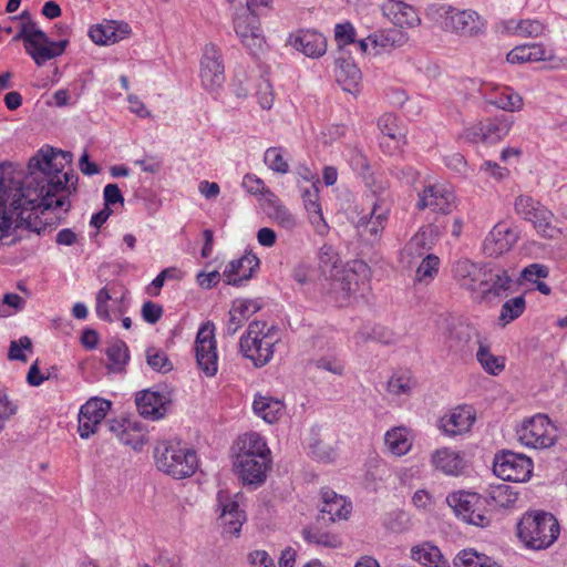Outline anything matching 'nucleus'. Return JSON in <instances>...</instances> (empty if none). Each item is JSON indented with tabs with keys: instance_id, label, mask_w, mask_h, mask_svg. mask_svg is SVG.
Returning <instances> with one entry per match:
<instances>
[{
	"instance_id": "nucleus-1",
	"label": "nucleus",
	"mask_w": 567,
	"mask_h": 567,
	"mask_svg": "<svg viewBox=\"0 0 567 567\" xmlns=\"http://www.w3.org/2000/svg\"><path fill=\"white\" fill-rule=\"evenodd\" d=\"M72 159L71 152L49 148L30 158L28 174L10 163L0 164V245L17 244L22 230L43 234L47 225L40 210L70 209L69 198L79 181Z\"/></svg>"
},
{
	"instance_id": "nucleus-2",
	"label": "nucleus",
	"mask_w": 567,
	"mask_h": 567,
	"mask_svg": "<svg viewBox=\"0 0 567 567\" xmlns=\"http://www.w3.org/2000/svg\"><path fill=\"white\" fill-rule=\"evenodd\" d=\"M154 457L159 471L177 480L192 476L198 467L196 452L179 441L159 442Z\"/></svg>"
},
{
	"instance_id": "nucleus-3",
	"label": "nucleus",
	"mask_w": 567,
	"mask_h": 567,
	"mask_svg": "<svg viewBox=\"0 0 567 567\" xmlns=\"http://www.w3.org/2000/svg\"><path fill=\"white\" fill-rule=\"evenodd\" d=\"M279 341L277 328L268 326L265 321L254 320L239 341L243 355L252 361L254 365L261 368L274 357V347Z\"/></svg>"
},
{
	"instance_id": "nucleus-4",
	"label": "nucleus",
	"mask_w": 567,
	"mask_h": 567,
	"mask_svg": "<svg viewBox=\"0 0 567 567\" xmlns=\"http://www.w3.org/2000/svg\"><path fill=\"white\" fill-rule=\"evenodd\" d=\"M517 535L526 547L545 549L558 538L559 524L550 513H526L517 525Z\"/></svg>"
},
{
	"instance_id": "nucleus-5",
	"label": "nucleus",
	"mask_w": 567,
	"mask_h": 567,
	"mask_svg": "<svg viewBox=\"0 0 567 567\" xmlns=\"http://www.w3.org/2000/svg\"><path fill=\"white\" fill-rule=\"evenodd\" d=\"M13 40H23L27 53L39 66L53 58L60 56L69 43L66 39L50 40L45 32L40 30L35 22L31 20L21 25Z\"/></svg>"
},
{
	"instance_id": "nucleus-6",
	"label": "nucleus",
	"mask_w": 567,
	"mask_h": 567,
	"mask_svg": "<svg viewBox=\"0 0 567 567\" xmlns=\"http://www.w3.org/2000/svg\"><path fill=\"white\" fill-rule=\"evenodd\" d=\"M514 210L520 218L530 221L540 236L554 239L560 235V229L553 224L554 214L532 196H517Z\"/></svg>"
},
{
	"instance_id": "nucleus-7",
	"label": "nucleus",
	"mask_w": 567,
	"mask_h": 567,
	"mask_svg": "<svg viewBox=\"0 0 567 567\" xmlns=\"http://www.w3.org/2000/svg\"><path fill=\"white\" fill-rule=\"evenodd\" d=\"M446 502L465 523L478 527L489 525L491 519L485 513L487 501L476 493L455 492L446 497Z\"/></svg>"
},
{
	"instance_id": "nucleus-8",
	"label": "nucleus",
	"mask_w": 567,
	"mask_h": 567,
	"mask_svg": "<svg viewBox=\"0 0 567 567\" xmlns=\"http://www.w3.org/2000/svg\"><path fill=\"white\" fill-rule=\"evenodd\" d=\"M518 440L526 446L546 449L556 441V427L550 420L543 414L525 421L517 431Z\"/></svg>"
},
{
	"instance_id": "nucleus-9",
	"label": "nucleus",
	"mask_w": 567,
	"mask_h": 567,
	"mask_svg": "<svg viewBox=\"0 0 567 567\" xmlns=\"http://www.w3.org/2000/svg\"><path fill=\"white\" fill-rule=\"evenodd\" d=\"M493 471L504 481L525 482L532 474L533 463L524 454L503 451L495 455Z\"/></svg>"
},
{
	"instance_id": "nucleus-10",
	"label": "nucleus",
	"mask_w": 567,
	"mask_h": 567,
	"mask_svg": "<svg viewBox=\"0 0 567 567\" xmlns=\"http://www.w3.org/2000/svg\"><path fill=\"white\" fill-rule=\"evenodd\" d=\"M234 30L241 44L251 55H257L262 51L265 37L260 29L259 18L256 12L243 10L237 12L233 20Z\"/></svg>"
},
{
	"instance_id": "nucleus-11",
	"label": "nucleus",
	"mask_w": 567,
	"mask_h": 567,
	"mask_svg": "<svg viewBox=\"0 0 567 567\" xmlns=\"http://www.w3.org/2000/svg\"><path fill=\"white\" fill-rule=\"evenodd\" d=\"M196 362L207 377H214L218 370V355L215 340V327L210 322L203 324L195 340Z\"/></svg>"
},
{
	"instance_id": "nucleus-12",
	"label": "nucleus",
	"mask_w": 567,
	"mask_h": 567,
	"mask_svg": "<svg viewBox=\"0 0 567 567\" xmlns=\"http://www.w3.org/2000/svg\"><path fill=\"white\" fill-rule=\"evenodd\" d=\"M443 28L461 37H475L485 30V21L474 10L450 7L444 12Z\"/></svg>"
},
{
	"instance_id": "nucleus-13",
	"label": "nucleus",
	"mask_w": 567,
	"mask_h": 567,
	"mask_svg": "<svg viewBox=\"0 0 567 567\" xmlns=\"http://www.w3.org/2000/svg\"><path fill=\"white\" fill-rule=\"evenodd\" d=\"M202 84L207 91H216L225 82V69L220 50L213 43L205 47L200 60Z\"/></svg>"
},
{
	"instance_id": "nucleus-14",
	"label": "nucleus",
	"mask_w": 567,
	"mask_h": 567,
	"mask_svg": "<svg viewBox=\"0 0 567 567\" xmlns=\"http://www.w3.org/2000/svg\"><path fill=\"white\" fill-rule=\"evenodd\" d=\"M111 402L101 398H91L80 409L78 431L82 439H89L105 419Z\"/></svg>"
},
{
	"instance_id": "nucleus-15",
	"label": "nucleus",
	"mask_w": 567,
	"mask_h": 567,
	"mask_svg": "<svg viewBox=\"0 0 567 567\" xmlns=\"http://www.w3.org/2000/svg\"><path fill=\"white\" fill-rule=\"evenodd\" d=\"M416 208L424 210L430 208L433 212L447 214L454 206V193L443 184L427 185L419 193Z\"/></svg>"
},
{
	"instance_id": "nucleus-16",
	"label": "nucleus",
	"mask_w": 567,
	"mask_h": 567,
	"mask_svg": "<svg viewBox=\"0 0 567 567\" xmlns=\"http://www.w3.org/2000/svg\"><path fill=\"white\" fill-rule=\"evenodd\" d=\"M218 509L220 514L218 523L223 529V534L227 536H238L245 522V513L239 509L237 502L231 501L228 493L219 491L217 494Z\"/></svg>"
},
{
	"instance_id": "nucleus-17",
	"label": "nucleus",
	"mask_w": 567,
	"mask_h": 567,
	"mask_svg": "<svg viewBox=\"0 0 567 567\" xmlns=\"http://www.w3.org/2000/svg\"><path fill=\"white\" fill-rule=\"evenodd\" d=\"M480 93L488 104L507 112L518 111L523 106L522 96L509 86L483 83Z\"/></svg>"
},
{
	"instance_id": "nucleus-18",
	"label": "nucleus",
	"mask_w": 567,
	"mask_h": 567,
	"mask_svg": "<svg viewBox=\"0 0 567 567\" xmlns=\"http://www.w3.org/2000/svg\"><path fill=\"white\" fill-rule=\"evenodd\" d=\"M135 402L143 417L155 421L165 416L171 400L166 392L144 390L136 394Z\"/></svg>"
},
{
	"instance_id": "nucleus-19",
	"label": "nucleus",
	"mask_w": 567,
	"mask_h": 567,
	"mask_svg": "<svg viewBox=\"0 0 567 567\" xmlns=\"http://www.w3.org/2000/svg\"><path fill=\"white\" fill-rule=\"evenodd\" d=\"M390 213L389 204L381 199L373 203L369 216H363L357 224L361 236H370L371 240H378L388 223Z\"/></svg>"
},
{
	"instance_id": "nucleus-20",
	"label": "nucleus",
	"mask_w": 567,
	"mask_h": 567,
	"mask_svg": "<svg viewBox=\"0 0 567 567\" xmlns=\"http://www.w3.org/2000/svg\"><path fill=\"white\" fill-rule=\"evenodd\" d=\"M270 464L271 457L245 458L235 460L234 467L245 485L257 487L266 481Z\"/></svg>"
},
{
	"instance_id": "nucleus-21",
	"label": "nucleus",
	"mask_w": 567,
	"mask_h": 567,
	"mask_svg": "<svg viewBox=\"0 0 567 567\" xmlns=\"http://www.w3.org/2000/svg\"><path fill=\"white\" fill-rule=\"evenodd\" d=\"M259 268V259L254 254H245L238 259L228 262L223 271L227 285L239 287L249 280Z\"/></svg>"
},
{
	"instance_id": "nucleus-22",
	"label": "nucleus",
	"mask_w": 567,
	"mask_h": 567,
	"mask_svg": "<svg viewBox=\"0 0 567 567\" xmlns=\"http://www.w3.org/2000/svg\"><path fill=\"white\" fill-rule=\"evenodd\" d=\"M517 240V235L506 224L498 223L487 234L483 251L489 257H498L508 251Z\"/></svg>"
},
{
	"instance_id": "nucleus-23",
	"label": "nucleus",
	"mask_w": 567,
	"mask_h": 567,
	"mask_svg": "<svg viewBox=\"0 0 567 567\" xmlns=\"http://www.w3.org/2000/svg\"><path fill=\"white\" fill-rule=\"evenodd\" d=\"M486 266H481L470 259H460L453 265V277L461 288L468 291H477L482 287Z\"/></svg>"
},
{
	"instance_id": "nucleus-24",
	"label": "nucleus",
	"mask_w": 567,
	"mask_h": 567,
	"mask_svg": "<svg viewBox=\"0 0 567 567\" xmlns=\"http://www.w3.org/2000/svg\"><path fill=\"white\" fill-rule=\"evenodd\" d=\"M288 42L293 49L312 59L322 56L327 51L326 38L313 30H300L291 34Z\"/></svg>"
},
{
	"instance_id": "nucleus-25",
	"label": "nucleus",
	"mask_w": 567,
	"mask_h": 567,
	"mask_svg": "<svg viewBox=\"0 0 567 567\" xmlns=\"http://www.w3.org/2000/svg\"><path fill=\"white\" fill-rule=\"evenodd\" d=\"M261 299H235L228 312V321L226 323V333L234 336L243 324L256 312L262 308Z\"/></svg>"
},
{
	"instance_id": "nucleus-26",
	"label": "nucleus",
	"mask_w": 567,
	"mask_h": 567,
	"mask_svg": "<svg viewBox=\"0 0 567 567\" xmlns=\"http://www.w3.org/2000/svg\"><path fill=\"white\" fill-rule=\"evenodd\" d=\"M475 421L470 406H457L443 415L439 426L445 435L456 436L467 432Z\"/></svg>"
},
{
	"instance_id": "nucleus-27",
	"label": "nucleus",
	"mask_w": 567,
	"mask_h": 567,
	"mask_svg": "<svg viewBox=\"0 0 567 567\" xmlns=\"http://www.w3.org/2000/svg\"><path fill=\"white\" fill-rule=\"evenodd\" d=\"M124 296H116V287L115 285H106L101 288L95 296V313L96 316L104 321L112 322L114 318L112 317L111 310L114 308V316L124 313L125 309L123 307Z\"/></svg>"
},
{
	"instance_id": "nucleus-28",
	"label": "nucleus",
	"mask_w": 567,
	"mask_h": 567,
	"mask_svg": "<svg viewBox=\"0 0 567 567\" xmlns=\"http://www.w3.org/2000/svg\"><path fill=\"white\" fill-rule=\"evenodd\" d=\"M381 10L385 18L401 28L415 27L421 22L417 11L412 6L400 0H385L381 6Z\"/></svg>"
},
{
	"instance_id": "nucleus-29",
	"label": "nucleus",
	"mask_w": 567,
	"mask_h": 567,
	"mask_svg": "<svg viewBox=\"0 0 567 567\" xmlns=\"http://www.w3.org/2000/svg\"><path fill=\"white\" fill-rule=\"evenodd\" d=\"M482 287H480L483 299L491 297H501L506 293L512 286V278L504 268L492 267L486 265Z\"/></svg>"
},
{
	"instance_id": "nucleus-30",
	"label": "nucleus",
	"mask_w": 567,
	"mask_h": 567,
	"mask_svg": "<svg viewBox=\"0 0 567 567\" xmlns=\"http://www.w3.org/2000/svg\"><path fill=\"white\" fill-rule=\"evenodd\" d=\"M320 495L322 501L320 507L322 519H324L326 514L329 516L328 520L330 522L347 519L349 517L352 505L350 502H347L342 495L337 494L329 487L321 488Z\"/></svg>"
},
{
	"instance_id": "nucleus-31",
	"label": "nucleus",
	"mask_w": 567,
	"mask_h": 567,
	"mask_svg": "<svg viewBox=\"0 0 567 567\" xmlns=\"http://www.w3.org/2000/svg\"><path fill=\"white\" fill-rule=\"evenodd\" d=\"M336 79L343 91L358 94L361 83V71L351 59L338 58L336 60Z\"/></svg>"
},
{
	"instance_id": "nucleus-32",
	"label": "nucleus",
	"mask_w": 567,
	"mask_h": 567,
	"mask_svg": "<svg viewBox=\"0 0 567 567\" xmlns=\"http://www.w3.org/2000/svg\"><path fill=\"white\" fill-rule=\"evenodd\" d=\"M434 245V229L421 228L405 245L402 257L411 265L417 258H424Z\"/></svg>"
},
{
	"instance_id": "nucleus-33",
	"label": "nucleus",
	"mask_w": 567,
	"mask_h": 567,
	"mask_svg": "<svg viewBox=\"0 0 567 567\" xmlns=\"http://www.w3.org/2000/svg\"><path fill=\"white\" fill-rule=\"evenodd\" d=\"M236 460L271 457L265 439L258 433L250 432L239 437Z\"/></svg>"
},
{
	"instance_id": "nucleus-34",
	"label": "nucleus",
	"mask_w": 567,
	"mask_h": 567,
	"mask_svg": "<svg viewBox=\"0 0 567 567\" xmlns=\"http://www.w3.org/2000/svg\"><path fill=\"white\" fill-rule=\"evenodd\" d=\"M431 463L436 470L447 475H457L464 467V461L460 453L449 447L433 452Z\"/></svg>"
},
{
	"instance_id": "nucleus-35",
	"label": "nucleus",
	"mask_w": 567,
	"mask_h": 567,
	"mask_svg": "<svg viewBox=\"0 0 567 567\" xmlns=\"http://www.w3.org/2000/svg\"><path fill=\"white\" fill-rule=\"evenodd\" d=\"M450 348L456 351H472L473 344H477V340H482L475 328L465 323L453 326L449 334Z\"/></svg>"
},
{
	"instance_id": "nucleus-36",
	"label": "nucleus",
	"mask_w": 567,
	"mask_h": 567,
	"mask_svg": "<svg viewBox=\"0 0 567 567\" xmlns=\"http://www.w3.org/2000/svg\"><path fill=\"white\" fill-rule=\"evenodd\" d=\"M303 539L319 547L336 549L342 546V537L331 530L323 529L319 524L305 527L302 529Z\"/></svg>"
},
{
	"instance_id": "nucleus-37",
	"label": "nucleus",
	"mask_w": 567,
	"mask_h": 567,
	"mask_svg": "<svg viewBox=\"0 0 567 567\" xmlns=\"http://www.w3.org/2000/svg\"><path fill=\"white\" fill-rule=\"evenodd\" d=\"M266 212L278 226L286 230H292L297 226L296 217L281 204L279 198L271 192L267 190Z\"/></svg>"
},
{
	"instance_id": "nucleus-38",
	"label": "nucleus",
	"mask_w": 567,
	"mask_h": 567,
	"mask_svg": "<svg viewBox=\"0 0 567 567\" xmlns=\"http://www.w3.org/2000/svg\"><path fill=\"white\" fill-rule=\"evenodd\" d=\"M549 59H551V54H547L544 45L539 43L518 45L509 51L506 56L507 62L512 64L538 62Z\"/></svg>"
},
{
	"instance_id": "nucleus-39",
	"label": "nucleus",
	"mask_w": 567,
	"mask_h": 567,
	"mask_svg": "<svg viewBox=\"0 0 567 567\" xmlns=\"http://www.w3.org/2000/svg\"><path fill=\"white\" fill-rule=\"evenodd\" d=\"M358 269H343L340 270L341 277L338 276L334 278L338 285V289L343 292V297L348 298L350 296H354L360 291H363V287L365 282L359 281L358 271H361L364 276L368 272V266L364 262L357 264Z\"/></svg>"
},
{
	"instance_id": "nucleus-40",
	"label": "nucleus",
	"mask_w": 567,
	"mask_h": 567,
	"mask_svg": "<svg viewBox=\"0 0 567 567\" xmlns=\"http://www.w3.org/2000/svg\"><path fill=\"white\" fill-rule=\"evenodd\" d=\"M252 409L265 422L272 424L282 415L285 404L282 401L271 396L256 395Z\"/></svg>"
},
{
	"instance_id": "nucleus-41",
	"label": "nucleus",
	"mask_w": 567,
	"mask_h": 567,
	"mask_svg": "<svg viewBox=\"0 0 567 567\" xmlns=\"http://www.w3.org/2000/svg\"><path fill=\"white\" fill-rule=\"evenodd\" d=\"M411 557L424 567H450L439 547L430 543H422L412 547Z\"/></svg>"
},
{
	"instance_id": "nucleus-42",
	"label": "nucleus",
	"mask_w": 567,
	"mask_h": 567,
	"mask_svg": "<svg viewBox=\"0 0 567 567\" xmlns=\"http://www.w3.org/2000/svg\"><path fill=\"white\" fill-rule=\"evenodd\" d=\"M384 444L393 455L402 456L411 450L412 440L406 427L396 426L385 433Z\"/></svg>"
},
{
	"instance_id": "nucleus-43",
	"label": "nucleus",
	"mask_w": 567,
	"mask_h": 567,
	"mask_svg": "<svg viewBox=\"0 0 567 567\" xmlns=\"http://www.w3.org/2000/svg\"><path fill=\"white\" fill-rule=\"evenodd\" d=\"M484 132V144H495L508 135L512 121L508 118H493L482 122Z\"/></svg>"
},
{
	"instance_id": "nucleus-44",
	"label": "nucleus",
	"mask_w": 567,
	"mask_h": 567,
	"mask_svg": "<svg viewBox=\"0 0 567 567\" xmlns=\"http://www.w3.org/2000/svg\"><path fill=\"white\" fill-rule=\"evenodd\" d=\"M109 359L107 368L112 372H122L130 360V352L126 343L122 340L113 341L106 349Z\"/></svg>"
},
{
	"instance_id": "nucleus-45",
	"label": "nucleus",
	"mask_w": 567,
	"mask_h": 567,
	"mask_svg": "<svg viewBox=\"0 0 567 567\" xmlns=\"http://www.w3.org/2000/svg\"><path fill=\"white\" fill-rule=\"evenodd\" d=\"M319 268L322 274L334 279L340 274V258L330 245H323L318 254Z\"/></svg>"
},
{
	"instance_id": "nucleus-46",
	"label": "nucleus",
	"mask_w": 567,
	"mask_h": 567,
	"mask_svg": "<svg viewBox=\"0 0 567 567\" xmlns=\"http://www.w3.org/2000/svg\"><path fill=\"white\" fill-rule=\"evenodd\" d=\"M517 494L512 491V487L506 484L492 486L488 491L486 504L495 507L508 508L517 502Z\"/></svg>"
},
{
	"instance_id": "nucleus-47",
	"label": "nucleus",
	"mask_w": 567,
	"mask_h": 567,
	"mask_svg": "<svg viewBox=\"0 0 567 567\" xmlns=\"http://www.w3.org/2000/svg\"><path fill=\"white\" fill-rule=\"evenodd\" d=\"M507 30L513 34L523 38H537L545 31V25L539 20L524 19L519 21H509Z\"/></svg>"
},
{
	"instance_id": "nucleus-48",
	"label": "nucleus",
	"mask_w": 567,
	"mask_h": 567,
	"mask_svg": "<svg viewBox=\"0 0 567 567\" xmlns=\"http://www.w3.org/2000/svg\"><path fill=\"white\" fill-rule=\"evenodd\" d=\"M118 440L135 451L142 450L147 441L143 426L135 421H126L125 432L121 434Z\"/></svg>"
},
{
	"instance_id": "nucleus-49",
	"label": "nucleus",
	"mask_w": 567,
	"mask_h": 567,
	"mask_svg": "<svg viewBox=\"0 0 567 567\" xmlns=\"http://www.w3.org/2000/svg\"><path fill=\"white\" fill-rule=\"evenodd\" d=\"M478 350L476 358L482 368L489 374L497 375L504 370V360L491 353L488 346L477 340Z\"/></svg>"
},
{
	"instance_id": "nucleus-50",
	"label": "nucleus",
	"mask_w": 567,
	"mask_h": 567,
	"mask_svg": "<svg viewBox=\"0 0 567 567\" xmlns=\"http://www.w3.org/2000/svg\"><path fill=\"white\" fill-rule=\"evenodd\" d=\"M526 308V301L523 296L512 298L504 302L501 309L499 322L502 326H506L509 322L519 318Z\"/></svg>"
},
{
	"instance_id": "nucleus-51",
	"label": "nucleus",
	"mask_w": 567,
	"mask_h": 567,
	"mask_svg": "<svg viewBox=\"0 0 567 567\" xmlns=\"http://www.w3.org/2000/svg\"><path fill=\"white\" fill-rule=\"evenodd\" d=\"M439 268L440 258L436 255L429 254L422 258V261L415 272V279L419 282L429 284L437 275Z\"/></svg>"
},
{
	"instance_id": "nucleus-52",
	"label": "nucleus",
	"mask_w": 567,
	"mask_h": 567,
	"mask_svg": "<svg viewBox=\"0 0 567 567\" xmlns=\"http://www.w3.org/2000/svg\"><path fill=\"white\" fill-rule=\"evenodd\" d=\"M89 35L96 44H110L120 41L123 37L117 34L113 23L97 24L90 29Z\"/></svg>"
},
{
	"instance_id": "nucleus-53",
	"label": "nucleus",
	"mask_w": 567,
	"mask_h": 567,
	"mask_svg": "<svg viewBox=\"0 0 567 567\" xmlns=\"http://www.w3.org/2000/svg\"><path fill=\"white\" fill-rule=\"evenodd\" d=\"M285 150L281 147H269L265 152L264 161L275 173L287 174L289 172V163L285 158Z\"/></svg>"
},
{
	"instance_id": "nucleus-54",
	"label": "nucleus",
	"mask_w": 567,
	"mask_h": 567,
	"mask_svg": "<svg viewBox=\"0 0 567 567\" xmlns=\"http://www.w3.org/2000/svg\"><path fill=\"white\" fill-rule=\"evenodd\" d=\"M146 362L154 371L157 372L166 373L173 369V364L166 353L154 347L146 350Z\"/></svg>"
},
{
	"instance_id": "nucleus-55",
	"label": "nucleus",
	"mask_w": 567,
	"mask_h": 567,
	"mask_svg": "<svg viewBox=\"0 0 567 567\" xmlns=\"http://www.w3.org/2000/svg\"><path fill=\"white\" fill-rule=\"evenodd\" d=\"M355 338L358 340L372 339L383 344H391L396 339L395 334L391 330L381 326L373 327L370 330L364 328L355 336Z\"/></svg>"
},
{
	"instance_id": "nucleus-56",
	"label": "nucleus",
	"mask_w": 567,
	"mask_h": 567,
	"mask_svg": "<svg viewBox=\"0 0 567 567\" xmlns=\"http://www.w3.org/2000/svg\"><path fill=\"white\" fill-rule=\"evenodd\" d=\"M378 126L385 136L394 141H400L405 136L403 131L399 127L398 118L394 114H383L378 121Z\"/></svg>"
},
{
	"instance_id": "nucleus-57",
	"label": "nucleus",
	"mask_w": 567,
	"mask_h": 567,
	"mask_svg": "<svg viewBox=\"0 0 567 567\" xmlns=\"http://www.w3.org/2000/svg\"><path fill=\"white\" fill-rule=\"evenodd\" d=\"M484 554L472 548L461 550L454 558V567H477Z\"/></svg>"
},
{
	"instance_id": "nucleus-58",
	"label": "nucleus",
	"mask_w": 567,
	"mask_h": 567,
	"mask_svg": "<svg viewBox=\"0 0 567 567\" xmlns=\"http://www.w3.org/2000/svg\"><path fill=\"white\" fill-rule=\"evenodd\" d=\"M301 197L305 204L306 210L316 209L321 207L319 204V188L318 184H309L307 186L299 185Z\"/></svg>"
},
{
	"instance_id": "nucleus-59",
	"label": "nucleus",
	"mask_w": 567,
	"mask_h": 567,
	"mask_svg": "<svg viewBox=\"0 0 567 567\" xmlns=\"http://www.w3.org/2000/svg\"><path fill=\"white\" fill-rule=\"evenodd\" d=\"M411 389L412 381L406 375H393L388 381V391L392 394H409Z\"/></svg>"
},
{
	"instance_id": "nucleus-60",
	"label": "nucleus",
	"mask_w": 567,
	"mask_h": 567,
	"mask_svg": "<svg viewBox=\"0 0 567 567\" xmlns=\"http://www.w3.org/2000/svg\"><path fill=\"white\" fill-rule=\"evenodd\" d=\"M334 38L339 47L353 43L355 41V30L350 22L340 23L336 25Z\"/></svg>"
},
{
	"instance_id": "nucleus-61",
	"label": "nucleus",
	"mask_w": 567,
	"mask_h": 567,
	"mask_svg": "<svg viewBox=\"0 0 567 567\" xmlns=\"http://www.w3.org/2000/svg\"><path fill=\"white\" fill-rule=\"evenodd\" d=\"M31 347V340L28 337H21L19 340L11 341L8 357L10 360H19L25 362L27 357L23 353V349L30 350Z\"/></svg>"
},
{
	"instance_id": "nucleus-62",
	"label": "nucleus",
	"mask_w": 567,
	"mask_h": 567,
	"mask_svg": "<svg viewBox=\"0 0 567 567\" xmlns=\"http://www.w3.org/2000/svg\"><path fill=\"white\" fill-rule=\"evenodd\" d=\"M549 274L548 267L542 264H532L522 270V278L535 284L539 278H546Z\"/></svg>"
},
{
	"instance_id": "nucleus-63",
	"label": "nucleus",
	"mask_w": 567,
	"mask_h": 567,
	"mask_svg": "<svg viewBox=\"0 0 567 567\" xmlns=\"http://www.w3.org/2000/svg\"><path fill=\"white\" fill-rule=\"evenodd\" d=\"M257 100H258L259 105L264 110L271 109L272 103H274V92H272L271 84L267 80H264L259 84L258 91H257Z\"/></svg>"
},
{
	"instance_id": "nucleus-64",
	"label": "nucleus",
	"mask_w": 567,
	"mask_h": 567,
	"mask_svg": "<svg viewBox=\"0 0 567 567\" xmlns=\"http://www.w3.org/2000/svg\"><path fill=\"white\" fill-rule=\"evenodd\" d=\"M250 567H276L274 559L266 550H254L248 555Z\"/></svg>"
}]
</instances>
